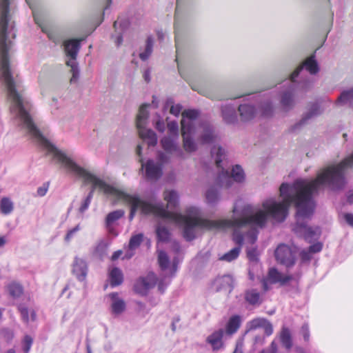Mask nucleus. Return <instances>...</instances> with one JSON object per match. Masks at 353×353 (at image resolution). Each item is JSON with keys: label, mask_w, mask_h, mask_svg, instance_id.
<instances>
[{"label": "nucleus", "mask_w": 353, "mask_h": 353, "mask_svg": "<svg viewBox=\"0 0 353 353\" xmlns=\"http://www.w3.org/2000/svg\"><path fill=\"white\" fill-rule=\"evenodd\" d=\"M148 104H143L140 107L137 117L136 124L139 137L146 141L149 146H154L157 143V134L153 130L145 128L148 117Z\"/></svg>", "instance_id": "6e6552de"}, {"label": "nucleus", "mask_w": 353, "mask_h": 353, "mask_svg": "<svg viewBox=\"0 0 353 353\" xmlns=\"http://www.w3.org/2000/svg\"><path fill=\"white\" fill-rule=\"evenodd\" d=\"M123 276L121 270L118 268H114L110 272V281L112 287L119 285L122 283Z\"/></svg>", "instance_id": "c85d7f7f"}, {"label": "nucleus", "mask_w": 353, "mask_h": 353, "mask_svg": "<svg viewBox=\"0 0 353 353\" xmlns=\"http://www.w3.org/2000/svg\"><path fill=\"white\" fill-rule=\"evenodd\" d=\"M305 68L310 74L314 75L319 72V64L315 59V56L312 55L306 59L301 65H300L291 74L292 79L296 80V78L299 77L303 69Z\"/></svg>", "instance_id": "2eb2a0df"}, {"label": "nucleus", "mask_w": 353, "mask_h": 353, "mask_svg": "<svg viewBox=\"0 0 353 353\" xmlns=\"http://www.w3.org/2000/svg\"><path fill=\"white\" fill-rule=\"evenodd\" d=\"M311 81L306 79L300 81L292 80V77L283 81V87L284 89L281 91L280 95V103L282 109L285 112L291 110L295 104L294 97L299 92H306L311 87Z\"/></svg>", "instance_id": "423d86ee"}, {"label": "nucleus", "mask_w": 353, "mask_h": 353, "mask_svg": "<svg viewBox=\"0 0 353 353\" xmlns=\"http://www.w3.org/2000/svg\"><path fill=\"white\" fill-rule=\"evenodd\" d=\"M238 201L233 208L232 219L212 221L201 218L199 208L190 206L187 208L189 215L183 228V237L190 241L196 237L201 230H216L228 228H234L233 241L237 245L220 257V260L230 262L236 259L244 243L253 245L258 236V228H263L268 221V214L259 206L249 203H241Z\"/></svg>", "instance_id": "f03ea898"}, {"label": "nucleus", "mask_w": 353, "mask_h": 353, "mask_svg": "<svg viewBox=\"0 0 353 353\" xmlns=\"http://www.w3.org/2000/svg\"><path fill=\"white\" fill-rule=\"evenodd\" d=\"M167 285L168 283H165L163 281H159V283H158V289L161 293L163 294L165 292Z\"/></svg>", "instance_id": "69168bd1"}, {"label": "nucleus", "mask_w": 353, "mask_h": 353, "mask_svg": "<svg viewBox=\"0 0 353 353\" xmlns=\"http://www.w3.org/2000/svg\"><path fill=\"white\" fill-rule=\"evenodd\" d=\"M158 263L161 270H165L170 264V259L167 253L163 250L158 251Z\"/></svg>", "instance_id": "e433bc0d"}, {"label": "nucleus", "mask_w": 353, "mask_h": 353, "mask_svg": "<svg viewBox=\"0 0 353 353\" xmlns=\"http://www.w3.org/2000/svg\"><path fill=\"white\" fill-rule=\"evenodd\" d=\"M263 327L266 336H270L273 333L272 323L265 318H255L246 324L245 334L257 328Z\"/></svg>", "instance_id": "dca6fc26"}, {"label": "nucleus", "mask_w": 353, "mask_h": 353, "mask_svg": "<svg viewBox=\"0 0 353 353\" xmlns=\"http://www.w3.org/2000/svg\"><path fill=\"white\" fill-rule=\"evenodd\" d=\"M275 257L277 261L290 268L295 263L296 252L288 245L281 244L275 250Z\"/></svg>", "instance_id": "9d476101"}, {"label": "nucleus", "mask_w": 353, "mask_h": 353, "mask_svg": "<svg viewBox=\"0 0 353 353\" xmlns=\"http://www.w3.org/2000/svg\"><path fill=\"white\" fill-rule=\"evenodd\" d=\"M243 343H244V337L242 336L237 340L236 343V347H235V349H234L233 353H243Z\"/></svg>", "instance_id": "864d4df0"}, {"label": "nucleus", "mask_w": 353, "mask_h": 353, "mask_svg": "<svg viewBox=\"0 0 353 353\" xmlns=\"http://www.w3.org/2000/svg\"><path fill=\"white\" fill-rule=\"evenodd\" d=\"M211 155L214 159L215 163L219 168H221L217 181L221 186L230 188L232 185V180L241 183L245 179V174L242 168L236 165L233 166L231 176H230L228 170H225L222 167L223 160L225 159V150L219 145H214L211 149Z\"/></svg>", "instance_id": "39448f33"}, {"label": "nucleus", "mask_w": 353, "mask_h": 353, "mask_svg": "<svg viewBox=\"0 0 353 353\" xmlns=\"http://www.w3.org/2000/svg\"><path fill=\"white\" fill-rule=\"evenodd\" d=\"M279 339L282 345L288 350L292 347V338L288 327L283 326L279 334Z\"/></svg>", "instance_id": "a878e982"}, {"label": "nucleus", "mask_w": 353, "mask_h": 353, "mask_svg": "<svg viewBox=\"0 0 353 353\" xmlns=\"http://www.w3.org/2000/svg\"><path fill=\"white\" fill-rule=\"evenodd\" d=\"M114 42L117 47L120 46L122 44V43H123V33L122 32H118V35L117 36Z\"/></svg>", "instance_id": "e2e57ef3"}, {"label": "nucleus", "mask_w": 353, "mask_h": 353, "mask_svg": "<svg viewBox=\"0 0 353 353\" xmlns=\"http://www.w3.org/2000/svg\"><path fill=\"white\" fill-rule=\"evenodd\" d=\"M278 346L275 341H273L269 347L268 353H277Z\"/></svg>", "instance_id": "680f3d73"}, {"label": "nucleus", "mask_w": 353, "mask_h": 353, "mask_svg": "<svg viewBox=\"0 0 353 353\" xmlns=\"http://www.w3.org/2000/svg\"><path fill=\"white\" fill-rule=\"evenodd\" d=\"M170 105V112L176 116L178 117L181 111L182 106L180 104H174V101L172 99H167L165 104V108H168Z\"/></svg>", "instance_id": "a19ab883"}, {"label": "nucleus", "mask_w": 353, "mask_h": 353, "mask_svg": "<svg viewBox=\"0 0 353 353\" xmlns=\"http://www.w3.org/2000/svg\"><path fill=\"white\" fill-rule=\"evenodd\" d=\"M301 333L303 336L304 341L308 342L310 341V333L309 325L307 323H304L302 325L301 329Z\"/></svg>", "instance_id": "09e8293b"}, {"label": "nucleus", "mask_w": 353, "mask_h": 353, "mask_svg": "<svg viewBox=\"0 0 353 353\" xmlns=\"http://www.w3.org/2000/svg\"><path fill=\"white\" fill-rule=\"evenodd\" d=\"M163 195L168 208L173 209L176 207L179 203V195L175 190H166Z\"/></svg>", "instance_id": "bb28decb"}, {"label": "nucleus", "mask_w": 353, "mask_h": 353, "mask_svg": "<svg viewBox=\"0 0 353 353\" xmlns=\"http://www.w3.org/2000/svg\"><path fill=\"white\" fill-rule=\"evenodd\" d=\"M219 191L214 187L210 188L205 193L207 202L210 205H215L219 200Z\"/></svg>", "instance_id": "473e14b6"}, {"label": "nucleus", "mask_w": 353, "mask_h": 353, "mask_svg": "<svg viewBox=\"0 0 353 353\" xmlns=\"http://www.w3.org/2000/svg\"><path fill=\"white\" fill-rule=\"evenodd\" d=\"M221 114L223 121L228 124H234L237 121L235 108L232 104H225L221 106Z\"/></svg>", "instance_id": "5701e85b"}, {"label": "nucleus", "mask_w": 353, "mask_h": 353, "mask_svg": "<svg viewBox=\"0 0 353 353\" xmlns=\"http://www.w3.org/2000/svg\"><path fill=\"white\" fill-rule=\"evenodd\" d=\"M14 209V205L12 201L7 197H3L0 201V210L2 214H9Z\"/></svg>", "instance_id": "72a5a7b5"}, {"label": "nucleus", "mask_w": 353, "mask_h": 353, "mask_svg": "<svg viewBox=\"0 0 353 353\" xmlns=\"http://www.w3.org/2000/svg\"><path fill=\"white\" fill-rule=\"evenodd\" d=\"M92 194H88L87 196L82 201L81 206L79 207V211L80 213H84L89 208L91 201H92Z\"/></svg>", "instance_id": "49530a36"}, {"label": "nucleus", "mask_w": 353, "mask_h": 353, "mask_svg": "<svg viewBox=\"0 0 353 353\" xmlns=\"http://www.w3.org/2000/svg\"><path fill=\"white\" fill-rule=\"evenodd\" d=\"M199 110L194 109L184 110L182 112V119L181 121V130H183L185 126H190V130H196L195 120L199 117Z\"/></svg>", "instance_id": "6ab92c4d"}, {"label": "nucleus", "mask_w": 353, "mask_h": 353, "mask_svg": "<svg viewBox=\"0 0 353 353\" xmlns=\"http://www.w3.org/2000/svg\"><path fill=\"white\" fill-rule=\"evenodd\" d=\"M18 310L21 313L22 319L26 323L28 322L29 321V315H28V308L26 307H25L23 305L20 304L18 306Z\"/></svg>", "instance_id": "8fccbe9b"}, {"label": "nucleus", "mask_w": 353, "mask_h": 353, "mask_svg": "<svg viewBox=\"0 0 353 353\" xmlns=\"http://www.w3.org/2000/svg\"><path fill=\"white\" fill-rule=\"evenodd\" d=\"M261 115L264 117H271L273 114L274 108L270 100L264 101L260 105Z\"/></svg>", "instance_id": "4c0bfd02"}, {"label": "nucleus", "mask_w": 353, "mask_h": 353, "mask_svg": "<svg viewBox=\"0 0 353 353\" xmlns=\"http://www.w3.org/2000/svg\"><path fill=\"white\" fill-rule=\"evenodd\" d=\"M141 279H139L134 284V288L137 293L141 295H145L148 292V288L144 284L140 283Z\"/></svg>", "instance_id": "de8ad7c7"}, {"label": "nucleus", "mask_w": 353, "mask_h": 353, "mask_svg": "<svg viewBox=\"0 0 353 353\" xmlns=\"http://www.w3.org/2000/svg\"><path fill=\"white\" fill-rule=\"evenodd\" d=\"M221 285L222 288L228 289L231 292L234 287V279L230 275H224L220 279Z\"/></svg>", "instance_id": "37998d69"}, {"label": "nucleus", "mask_w": 353, "mask_h": 353, "mask_svg": "<svg viewBox=\"0 0 353 353\" xmlns=\"http://www.w3.org/2000/svg\"><path fill=\"white\" fill-rule=\"evenodd\" d=\"M241 324V319L239 315L232 316L225 326V332L228 334L232 335L236 333Z\"/></svg>", "instance_id": "393cba45"}, {"label": "nucleus", "mask_w": 353, "mask_h": 353, "mask_svg": "<svg viewBox=\"0 0 353 353\" xmlns=\"http://www.w3.org/2000/svg\"><path fill=\"white\" fill-rule=\"evenodd\" d=\"M141 161H142L141 160ZM145 168V177L150 181H156L162 175V166L160 163L154 162L152 159L147 161L145 164L141 162V170Z\"/></svg>", "instance_id": "4468645a"}, {"label": "nucleus", "mask_w": 353, "mask_h": 353, "mask_svg": "<svg viewBox=\"0 0 353 353\" xmlns=\"http://www.w3.org/2000/svg\"><path fill=\"white\" fill-rule=\"evenodd\" d=\"M168 135L179 138V125L176 121H171L168 123Z\"/></svg>", "instance_id": "a18cd8bd"}, {"label": "nucleus", "mask_w": 353, "mask_h": 353, "mask_svg": "<svg viewBox=\"0 0 353 353\" xmlns=\"http://www.w3.org/2000/svg\"><path fill=\"white\" fill-rule=\"evenodd\" d=\"M247 256L250 261H258L257 252L255 248H248Z\"/></svg>", "instance_id": "3c124183"}, {"label": "nucleus", "mask_w": 353, "mask_h": 353, "mask_svg": "<svg viewBox=\"0 0 353 353\" xmlns=\"http://www.w3.org/2000/svg\"><path fill=\"white\" fill-rule=\"evenodd\" d=\"M156 233L159 241L168 242L169 241L170 233L165 226L157 225Z\"/></svg>", "instance_id": "f704fd0d"}, {"label": "nucleus", "mask_w": 353, "mask_h": 353, "mask_svg": "<svg viewBox=\"0 0 353 353\" xmlns=\"http://www.w3.org/2000/svg\"><path fill=\"white\" fill-rule=\"evenodd\" d=\"M245 300L250 305H260V293L256 289L247 290L245 292Z\"/></svg>", "instance_id": "cd10ccee"}, {"label": "nucleus", "mask_w": 353, "mask_h": 353, "mask_svg": "<svg viewBox=\"0 0 353 353\" xmlns=\"http://www.w3.org/2000/svg\"><path fill=\"white\" fill-rule=\"evenodd\" d=\"M196 130H190V126L183 127L181 130L183 137V148L188 152H192L196 150L197 146L192 139V136L196 134Z\"/></svg>", "instance_id": "f3484780"}, {"label": "nucleus", "mask_w": 353, "mask_h": 353, "mask_svg": "<svg viewBox=\"0 0 353 353\" xmlns=\"http://www.w3.org/2000/svg\"><path fill=\"white\" fill-rule=\"evenodd\" d=\"M121 254H122V251H121V250H117V251L114 252L113 253V254L112 255V260H113V261L117 260L121 256Z\"/></svg>", "instance_id": "338daca9"}, {"label": "nucleus", "mask_w": 353, "mask_h": 353, "mask_svg": "<svg viewBox=\"0 0 353 353\" xmlns=\"http://www.w3.org/2000/svg\"><path fill=\"white\" fill-rule=\"evenodd\" d=\"M123 199L131 206L129 214L130 220L134 218L137 210H140L143 214H152L163 219L172 221L184 228L189 217L187 210H185V214L171 212L165 208L161 202L152 203L141 199L137 194L124 193L123 194Z\"/></svg>", "instance_id": "20e7f679"}, {"label": "nucleus", "mask_w": 353, "mask_h": 353, "mask_svg": "<svg viewBox=\"0 0 353 353\" xmlns=\"http://www.w3.org/2000/svg\"><path fill=\"white\" fill-rule=\"evenodd\" d=\"M143 236L142 233L132 235L129 241V249L133 250L139 248L143 241Z\"/></svg>", "instance_id": "ea45409f"}, {"label": "nucleus", "mask_w": 353, "mask_h": 353, "mask_svg": "<svg viewBox=\"0 0 353 353\" xmlns=\"http://www.w3.org/2000/svg\"><path fill=\"white\" fill-rule=\"evenodd\" d=\"M150 68H148L147 70H145L143 72V79L144 80L147 82V83H149L150 81Z\"/></svg>", "instance_id": "0e129e2a"}, {"label": "nucleus", "mask_w": 353, "mask_h": 353, "mask_svg": "<svg viewBox=\"0 0 353 353\" xmlns=\"http://www.w3.org/2000/svg\"><path fill=\"white\" fill-rule=\"evenodd\" d=\"M48 189V184H43V186L38 188L37 193L39 196H43L47 193Z\"/></svg>", "instance_id": "13d9d810"}, {"label": "nucleus", "mask_w": 353, "mask_h": 353, "mask_svg": "<svg viewBox=\"0 0 353 353\" xmlns=\"http://www.w3.org/2000/svg\"><path fill=\"white\" fill-rule=\"evenodd\" d=\"M130 25V22L126 19H118V20L114 22L113 26L116 32L118 31V26H119L120 31L118 32L123 33L125 31Z\"/></svg>", "instance_id": "79ce46f5"}, {"label": "nucleus", "mask_w": 353, "mask_h": 353, "mask_svg": "<svg viewBox=\"0 0 353 353\" xmlns=\"http://www.w3.org/2000/svg\"><path fill=\"white\" fill-rule=\"evenodd\" d=\"M8 52L0 51V70L1 78L8 90V96L12 99L17 110L21 128L26 130L28 133L41 147L47 150L48 154H51L52 159L57 163H61L70 174L77 178L83 179L85 184L91 183L92 187L88 194H91L92 197H93L94 192L96 189H99V190L102 191L105 194H113L114 188L112 186L79 165L74 160L68 157L65 152L58 149L41 134L33 122L29 113L30 108L29 102L16 90L17 81L14 80L11 74Z\"/></svg>", "instance_id": "7ed1b4c3"}, {"label": "nucleus", "mask_w": 353, "mask_h": 353, "mask_svg": "<svg viewBox=\"0 0 353 353\" xmlns=\"http://www.w3.org/2000/svg\"><path fill=\"white\" fill-rule=\"evenodd\" d=\"M321 113L322 110H321L320 105L317 103H312L310 105L308 111L303 115L301 119L291 126L290 131L295 132L299 130L303 125L307 123L309 120L315 117H317Z\"/></svg>", "instance_id": "ddd939ff"}, {"label": "nucleus", "mask_w": 353, "mask_h": 353, "mask_svg": "<svg viewBox=\"0 0 353 353\" xmlns=\"http://www.w3.org/2000/svg\"><path fill=\"white\" fill-rule=\"evenodd\" d=\"M240 119L242 121L252 120L256 114V108L254 104L251 102H245L238 107Z\"/></svg>", "instance_id": "a211bd4d"}, {"label": "nucleus", "mask_w": 353, "mask_h": 353, "mask_svg": "<svg viewBox=\"0 0 353 353\" xmlns=\"http://www.w3.org/2000/svg\"><path fill=\"white\" fill-rule=\"evenodd\" d=\"M33 343V339L30 335H26L22 341V350L24 353H29Z\"/></svg>", "instance_id": "c03bdc74"}, {"label": "nucleus", "mask_w": 353, "mask_h": 353, "mask_svg": "<svg viewBox=\"0 0 353 353\" xmlns=\"http://www.w3.org/2000/svg\"><path fill=\"white\" fill-rule=\"evenodd\" d=\"M154 127L159 132H163L165 129L163 120L159 118L154 123Z\"/></svg>", "instance_id": "5fc2aeb1"}, {"label": "nucleus", "mask_w": 353, "mask_h": 353, "mask_svg": "<svg viewBox=\"0 0 353 353\" xmlns=\"http://www.w3.org/2000/svg\"><path fill=\"white\" fill-rule=\"evenodd\" d=\"M292 279V276L283 275L276 268H272L269 270L267 277L262 280L263 289L265 292L269 290V284L280 283L281 285H285Z\"/></svg>", "instance_id": "1a4fd4ad"}, {"label": "nucleus", "mask_w": 353, "mask_h": 353, "mask_svg": "<svg viewBox=\"0 0 353 353\" xmlns=\"http://www.w3.org/2000/svg\"><path fill=\"white\" fill-rule=\"evenodd\" d=\"M352 165L353 154L337 165L323 168L315 179H296L291 186L282 183L279 189L282 202L270 198L262 202L261 208L267 213L268 217L282 222L288 216L290 205L294 203L296 208V223L293 230L310 243L317 241L321 234V228L309 226L305 223V219H310L314 210L312 195L324 185L332 190L342 189L345 184V170Z\"/></svg>", "instance_id": "f257e3e1"}, {"label": "nucleus", "mask_w": 353, "mask_h": 353, "mask_svg": "<svg viewBox=\"0 0 353 353\" xmlns=\"http://www.w3.org/2000/svg\"><path fill=\"white\" fill-rule=\"evenodd\" d=\"M83 39H70L63 43L64 51L68 60L66 64L70 68L72 77L71 83H75L79 76V70L77 62V54L81 48V41Z\"/></svg>", "instance_id": "0eeeda50"}, {"label": "nucleus", "mask_w": 353, "mask_h": 353, "mask_svg": "<svg viewBox=\"0 0 353 353\" xmlns=\"http://www.w3.org/2000/svg\"><path fill=\"white\" fill-rule=\"evenodd\" d=\"M200 131L198 141L203 145L211 144L216 141L217 135L213 126L208 122L200 123L196 130Z\"/></svg>", "instance_id": "9b49d317"}, {"label": "nucleus", "mask_w": 353, "mask_h": 353, "mask_svg": "<svg viewBox=\"0 0 353 353\" xmlns=\"http://www.w3.org/2000/svg\"><path fill=\"white\" fill-rule=\"evenodd\" d=\"M336 103L341 105H347L353 109V88L342 91L337 98Z\"/></svg>", "instance_id": "b1692460"}, {"label": "nucleus", "mask_w": 353, "mask_h": 353, "mask_svg": "<svg viewBox=\"0 0 353 353\" xmlns=\"http://www.w3.org/2000/svg\"><path fill=\"white\" fill-rule=\"evenodd\" d=\"M224 330L220 328L213 332L206 338V343L211 345V347L213 351H218L223 348V337L224 335Z\"/></svg>", "instance_id": "aec40b11"}, {"label": "nucleus", "mask_w": 353, "mask_h": 353, "mask_svg": "<svg viewBox=\"0 0 353 353\" xmlns=\"http://www.w3.org/2000/svg\"><path fill=\"white\" fill-rule=\"evenodd\" d=\"M7 289L9 294L14 299L20 297L23 292V287L20 284L15 282L10 283L7 286Z\"/></svg>", "instance_id": "7c9ffc66"}, {"label": "nucleus", "mask_w": 353, "mask_h": 353, "mask_svg": "<svg viewBox=\"0 0 353 353\" xmlns=\"http://www.w3.org/2000/svg\"><path fill=\"white\" fill-rule=\"evenodd\" d=\"M161 145L166 152L179 158H183V152L179 146V138H175L174 136H165L161 140Z\"/></svg>", "instance_id": "f8f14e48"}, {"label": "nucleus", "mask_w": 353, "mask_h": 353, "mask_svg": "<svg viewBox=\"0 0 353 353\" xmlns=\"http://www.w3.org/2000/svg\"><path fill=\"white\" fill-rule=\"evenodd\" d=\"M147 287L148 290L154 288L157 283V278L154 273H149L145 277L141 278V283Z\"/></svg>", "instance_id": "58836bf2"}, {"label": "nucleus", "mask_w": 353, "mask_h": 353, "mask_svg": "<svg viewBox=\"0 0 353 353\" xmlns=\"http://www.w3.org/2000/svg\"><path fill=\"white\" fill-rule=\"evenodd\" d=\"M347 202L350 204H353V191H350L347 194Z\"/></svg>", "instance_id": "774afa93"}, {"label": "nucleus", "mask_w": 353, "mask_h": 353, "mask_svg": "<svg viewBox=\"0 0 353 353\" xmlns=\"http://www.w3.org/2000/svg\"><path fill=\"white\" fill-rule=\"evenodd\" d=\"M343 218L346 223L351 227L353 228V214L352 213H345L343 215Z\"/></svg>", "instance_id": "052dcab7"}, {"label": "nucleus", "mask_w": 353, "mask_h": 353, "mask_svg": "<svg viewBox=\"0 0 353 353\" xmlns=\"http://www.w3.org/2000/svg\"><path fill=\"white\" fill-rule=\"evenodd\" d=\"M125 212L123 210H117L113 212H110L106 218H105V223L108 227L113 224L116 221L121 219L123 215Z\"/></svg>", "instance_id": "c9c22d12"}, {"label": "nucleus", "mask_w": 353, "mask_h": 353, "mask_svg": "<svg viewBox=\"0 0 353 353\" xmlns=\"http://www.w3.org/2000/svg\"><path fill=\"white\" fill-rule=\"evenodd\" d=\"M323 248V244L320 242H316L315 243H313L308 248V250L312 253H317L321 251Z\"/></svg>", "instance_id": "603ef678"}, {"label": "nucleus", "mask_w": 353, "mask_h": 353, "mask_svg": "<svg viewBox=\"0 0 353 353\" xmlns=\"http://www.w3.org/2000/svg\"><path fill=\"white\" fill-rule=\"evenodd\" d=\"M300 256L303 261H308L312 258V253L308 250H303L301 252Z\"/></svg>", "instance_id": "4d7b16f0"}, {"label": "nucleus", "mask_w": 353, "mask_h": 353, "mask_svg": "<svg viewBox=\"0 0 353 353\" xmlns=\"http://www.w3.org/2000/svg\"><path fill=\"white\" fill-rule=\"evenodd\" d=\"M265 341V336L263 334H257L254 337V345H263Z\"/></svg>", "instance_id": "bf43d9fd"}, {"label": "nucleus", "mask_w": 353, "mask_h": 353, "mask_svg": "<svg viewBox=\"0 0 353 353\" xmlns=\"http://www.w3.org/2000/svg\"><path fill=\"white\" fill-rule=\"evenodd\" d=\"M80 230L79 225H76L74 228L70 230L65 235V240L66 241H70L74 234Z\"/></svg>", "instance_id": "6e6d98bb"}, {"label": "nucleus", "mask_w": 353, "mask_h": 353, "mask_svg": "<svg viewBox=\"0 0 353 353\" xmlns=\"http://www.w3.org/2000/svg\"><path fill=\"white\" fill-rule=\"evenodd\" d=\"M72 272L79 281H83L88 274V265L82 259L76 257L73 263Z\"/></svg>", "instance_id": "412c9836"}, {"label": "nucleus", "mask_w": 353, "mask_h": 353, "mask_svg": "<svg viewBox=\"0 0 353 353\" xmlns=\"http://www.w3.org/2000/svg\"><path fill=\"white\" fill-rule=\"evenodd\" d=\"M111 299V312L114 315H119L125 310V301L119 297V294L112 292L109 294Z\"/></svg>", "instance_id": "4be33fe9"}, {"label": "nucleus", "mask_w": 353, "mask_h": 353, "mask_svg": "<svg viewBox=\"0 0 353 353\" xmlns=\"http://www.w3.org/2000/svg\"><path fill=\"white\" fill-rule=\"evenodd\" d=\"M154 40L152 37H148L145 42V48L144 52L139 54V57L142 61H146L151 55L153 50Z\"/></svg>", "instance_id": "2f4dec72"}, {"label": "nucleus", "mask_w": 353, "mask_h": 353, "mask_svg": "<svg viewBox=\"0 0 353 353\" xmlns=\"http://www.w3.org/2000/svg\"><path fill=\"white\" fill-rule=\"evenodd\" d=\"M12 0H0V21H10V5Z\"/></svg>", "instance_id": "c756f323"}]
</instances>
